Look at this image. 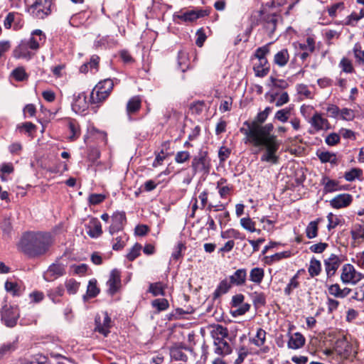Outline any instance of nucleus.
<instances>
[{
    "instance_id": "obj_1",
    "label": "nucleus",
    "mask_w": 364,
    "mask_h": 364,
    "mask_svg": "<svg viewBox=\"0 0 364 364\" xmlns=\"http://www.w3.org/2000/svg\"><path fill=\"white\" fill-rule=\"evenodd\" d=\"M243 125L247 128L241 127L240 132L246 136L245 143L249 142L255 146L259 147V150L264 148L265 150L260 158L261 161L277 164L279 156L276 153L279 149V143L277 136L272 134L273 124L269 123L262 126L255 122L245 121Z\"/></svg>"
},
{
    "instance_id": "obj_2",
    "label": "nucleus",
    "mask_w": 364,
    "mask_h": 364,
    "mask_svg": "<svg viewBox=\"0 0 364 364\" xmlns=\"http://www.w3.org/2000/svg\"><path fill=\"white\" fill-rule=\"evenodd\" d=\"M54 237L47 232H25L19 242L20 250L31 258L45 255L54 243Z\"/></svg>"
},
{
    "instance_id": "obj_3",
    "label": "nucleus",
    "mask_w": 364,
    "mask_h": 364,
    "mask_svg": "<svg viewBox=\"0 0 364 364\" xmlns=\"http://www.w3.org/2000/svg\"><path fill=\"white\" fill-rule=\"evenodd\" d=\"M46 42V36L41 30H35L29 38L22 40L14 49L13 56L16 59H31L39 48Z\"/></svg>"
},
{
    "instance_id": "obj_4",
    "label": "nucleus",
    "mask_w": 364,
    "mask_h": 364,
    "mask_svg": "<svg viewBox=\"0 0 364 364\" xmlns=\"http://www.w3.org/2000/svg\"><path fill=\"white\" fill-rule=\"evenodd\" d=\"M29 11L37 18L43 19L51 12V0H25Z\"/></svg>"
},
{
    "instance_id": "obj_5",
    "label": "nucleus",
    "mask_w": 364,
    "mask_h": 364,
    "mask_svg": "<svg viewBox=\"0 0 364 364\" xmlns=\"http://www.w3.org/2000/svg\"><path fill=\"white\" fill-rule=\"evenodd\" d=\"M20 316L17 306L4 305L1 311V318L4 323L9 328L14 327Z\"/></svg>"
},
{
    "instance_id": "obj_6",
    "label": "nucleus",
    "mask_w": 364,
    "mask_h": 364,
    "mask_svg": "<svg viewBox=\"0 0 364 364\" xmlns=\"http://www.w3.org/2000/svg\"><path fill=\"white\" fill-rule=\"evenodd\" d=\"M191 167L195 173H208L210 167V160L207 151H200L198 156L193 157Z\"/></svg>"
},
{
    "instance_id": "obj_7",
    "label": "nucleus",
    "mask_w": 364,
    "mask_h": 364,
    "mask_svg": "<svg viewBox=\"0 0 364 364\" xmlns=\"http://www.w3.org/2000/svg\"><path fill=\"white\" fill-rule=\"evenodd\" d=\"M308 122L314 129V130H309V133L311 134L320 131H327L331 129V125L328 119L323 117L322 114L318 112H316Z\"/></svg>"
},
{
    "instance_id": "obj_8",
    "label": "nucleus",
    "mask_w": 364,
    "mask_h": 364,
    "mask_svg": "<svg viewBox=\"0 0 364 364\" xmlns=\"http://www.w3.org/2000/svg\"><path fill=\"white\" fill-rule=\"evenodd\" d=\"M364 276L362 274L357 272L354 267L350 264H346L343 266L341 279L344 284H356Z\"/></svg>"
},
{
    "instance_id": "obj_9",
    "label": "nucleus",
    "mask_w": 364,
    "mask_h": 364,
    "mask_svg": "<svg viewBox=\"0 0 364 364\" xmlns=\"http://www.w3.org/2000/svg\"><path fill=\"white\" fill-rule=\"evenodd\" d=\"M95 331L107 337L110 333V328L112 326V321L107 312H104L102 317L98 315L95 317Z\"/></svg>"
},
{
    "instance_id": "obj_10",
    "label": "nucleus",
    "mask_w": 364,
    "mask_h": 364,
    "mask_svg": "<svg viewBox=\"0 0 364 364\" xmlns=\"http://www.w3.org/2000/svg\"><path fill=\"white\" fill-rule=\"evenodd\" d=\"M65 265L62 263L55 262L49 266L43 274V278L48 282H51L65 275Z\"/></svg>"
},
{
    "instance_id": "obj_11",
    "label": "nucleus",
    "mask_w": 364,
    "mask_h": 364,
    "mask_svg": "<svg viewBox=\"0 0 364 364\" xmlns=\"http://www.w3.org/2000/svg\"><path fill=\"white\" fill-rule=\"evenodd\" d=\"M323 263L327 279H331L340 267L341 260L338 256L332 254L328 258L324 259Z\"/></svg>"
},
{
    "instance_id": "obj_12",
    "label": "nucleus",
    "mask_w": 364,
    "mask_h": 364,
    "mask_svg": "<svg viewBox=\"0 0 364 364\" xmlns=\"http://www.w3.org/2000/svg\"><path fill=\"white\" fill-rule=\"evenodd\" d=\"M336 352L343 358L348 359L352 353V346L345 337L337 340L335 345Z\"/></svg>"
},
{
    "instance_id": "obj_13",
    "label": "nucleus",
    "mask_w": 364,
    "mask_h": 364,
    "mask_svg": "<svg viewBox=\"0 0 364 364\" xmlns=\"http://www.w3.org/2000/svg\"><path fill=\"white\" fill-rule=\"evenodd\" d=\"M107 284L108 286L107 291L110 295H114L119 290L121 286V272L118 269L112 270Z\"/></svg>"
},
{
    "instance_id": "obj_14",
    "label": "nucleus",
    "mask_w": 364,
    "mask_h": 364,
    "mask_svg": "<svg viewBox=\"0 0 364 364\" xmlns=\"http://www.w3.org/2000/svg\"><path fill=\"white\" fill-rule=\"evenodd\" d=\"M127 222L124 212H116L112 216V224L109 227V232L112 235L122 230Z\"/></svg>"
},
{
    "instance_id": "obj_15",
    "label": "nucleus",
    "mask_w": 364,
    "mask_h": 364,
    "mask_svg": "<svg viewBox=\"0 0 364 364\" xmlns=\"http://www.w3.org/2000/svg\"><path fill=\"white\" fill-rule=\"evenodd\" d=\"M353 201V196L348 193L338 194L330 200V205L335 209L349 206Z\"/></svg>"
},
{
    "instance_id": "obj_16",
    "label": "nucleus",
    "mask_w": 364,
    "mask_h": 364,
    "mask_svg": "<svg viewBox=\"0 0 364 364\" xmlns=\"http://www.w3.org/2000/svg\"><path fill=\"white\" fill-rule=\"evenodd\" d=\"M85 228L87 235L92 238H97L102 234V225L97 218H92Z\"/></svg>"
},
{
    "instance_id": "obj_17",
    "label": "nucleus",
    "mask_w": 364,
    "mask_h": 364,
    "mask_svg": "<svg viewBox=\"0 0 364 364\" xmlns=\"http://www.w3.org/2000/svg\"><path fill=\"white\" fill-rule=\"evenodd\" d=\"M89 104L90 101H87L85 94L82 92L74 97V100L72 103V108L75 112L82 113L87 110L89 107Z\"/></svg>"
},
{
    "instance_id": "obj_18",
    "label": "nucleus",
    "mask_w": 364,
    "mask_h": 364,
    "mask_svg": "<svg viewBox=\"0 0 364 364\" xmlns=\"http://www.w3.org/2000/svg\"><path fill=\"white\" fill-rule=\"evenodd\" d=\"M279 16L276 14H267L264 16V28L269 36H272L277 28Z\"/></svg>"
},
{
    "instance_id": "obj_19",
    "label": "nucleus",
    "mask_w": 364,
    "mask_h": 364,
    "mask_svg": "<svg viewBox=\"0 0 364 364\" xmlns=\"http://www.w3.org/2000/svg\"><path fill=\"white\" fill-rule=\"evenodd\" d=\"M14 25V28L17 30L22 27L21 16L18 13L10 12L7 14L4 21V26L9 29Z\"/></svg>"
},
{
    "instance_id": "obj_20",
    "label": "nucleus",
    "mask_w": 364,
    "mask_h": 364,
    "mask_svg": "<svg viewBox=\"0 0 364 364\" xmlns=\"http://www.w3.org/2000/svg\"><path fill=\"white\" fill-rule=\"evenodd\" d=\"M316 155L322 164L330 163L331 165L338 164L336 154L333 152L320 149L316 151Z\"/></svg>"
},
{
    "instance_id": "obj_21",
    "label": "nucleus",
    "mask_w": 364,
    "mask_h": 364,
    "mask_svg": "<svg viewBox=\"0 0 364 364\" xmlns=\"http://www.w3.org/2000/svg\"><path fill=\"white\" fill-rule=\"evenodd\" d=\"M141 107V99L139 96H134L129 100L126 106V111L129 120H132V115L139 111Z\"/></svg>"
},
{
    "instance_id": "obj_22",
    "label": "nucleus",
    "mask_w": 364,
    "mask_h": 364,
    "mask_svg": "<svg viewBox=\"0 0 364 364\" xmlns=\"http://www.w3.org/2000/svg\"><path fill=\"white\" fill-rule=\"evenodd\" d=\"M107 97L105 92L97 90V87L95 86L90 95V104L95 107H99Z\"/></svg>"
},
{
    "instance_id": "obj_23",
    "label": "nucleus",
    "mask_w": 364,
    "mask_h": 364,
    "mask_svg": "<svg viewBox=\"0 0 364 364\" xmlns=\"http://www.w3.org/2000/svg\"><path fill=\"white\" fill-rule=\"evenodd\" d=\"M321 184L323 186V192L324 193H332L341 189L338 181L330 179L326 176H323Z\"/></svg>"
},
{
    "instance_id": "obj_24",
    "label": "nucleus",
    "mask_w": 364,
    "mask_h": 364,
    "mask_svg": "<svg viewBox=\"0 0 364 364\" xmlns=\"http://www.w3.org/2000/svg\"><path fill=\"white\" fill-rule=\"evenodd\" d=\"M270 66L269 62L267 60H257L253 66V70L255 73V75L259 77H265L269 72Z\"/></svg>"
},
{
    "instance_id": "obj_25",
    "label": "nucleus",
    "mask_w": 364,
    "mask_h": 364,
    "mask_svg": "<svg viewBox=\"0 0 364 364\" xmlns=\"http://www.w3.org/2000/svg\"><path fill=\"white\" fill-rule=\"evenodd\" d=\"M289 53L287 48H282L274 56L273 63L279 68H284L289 61Z\"/></svg>"
},
{
    "instance_id": "obj_26",
    "label": "nucleus",
    "mask_w": 364,
    "mask_h": 364,
    "mask_svg": "<svg viewBox=\"0 0 364 364\" xmlns=\"http://www.w3.org/2000/svg\"><path fill=\"white\" fill-rule=\"evenodd\" d=\"M304 344V336L301 333L296 332L290 336L287 346L291 349H299L303 347Z\"/></svg>"
},
{
    "instance_id": "obj_27",
    "label": "nucleus",
    "mask_w": 364,
    "mask_h": 364,
    "mask_svg": "<svg viewBox=\"0 0 364 364\" xmlns=\"http://www.w3.org/2000/svg\"><path fill=\"white\" fill-rule=\"evenodd\" d=\"M247 277V271L245 269H237L232 275L230 277V283L237 286L245 284Z\"/></svg>"
},
{
    "instance_id": "obj_28",
    "label": "nucleus",
    "mask_w": 364,
    "mask_h": 364,
    "mask_svg": "<svg viewBox=\"0 0 364 364\" xmlns=\"http://www.w3.org/2000/svg\"><path fill=\"white\" fill-rule=\"evenodd\" d=\"M232 284L230 281L228 282L227 279L222 280L213 292V299H218L221 295L226 294L231 288Z\"/></svg>"
},
{
    "instance_id": "obj_29",
    "label": "nucleus",
    "mask_w": 364,
    "mask_h": 364,
    "mask_svg": "<svg viewBox=\"0 0 364 364\" xmlns=\"http://www.w3.org/2000/svg\"><path fill=\"white\" fill-rule=\"evenodd\" d=\"M95 87L97 90L105 92V95L109 97L113 90L114 82L111 79L107 78L99 82Z\"/></svg>"
},
{
    "instance_id": "obj_30",
    "label": "nucleus",
    "mask_w": 364,
    "mask_h": 364,
    "mask_svg": "<svg viewBox=\"0 0 364 364\" xmlns=\"http://www.w3.org/2000/svg\"><path fill=\"white\" fill-rule=\"evenodd\" d=\"M64 292L63 286L59 285L57 287L49 289L47 295L54 303H59L60 301L59 298L63 296Z\"/></svg>"
},
{
    "instance_id": "obj_31",
    "label": "nucleus",
    "mask_w": 364,
    "mask_h": 364,
    "mask_svg": "<svg viewBox=\"0 0 364 364\" xmlns=\"http://www.w3.org/2000/svg\"><path fill=\"white\" fill-rule=\"evenodd\" d=\"M308 272L311 277L318 276L321 272V263L315 257H312L310 260Z\"/></svg>"
},
{
    "instance_id": "obj_32",
    "label": "nucleus",
    "mask_w": 364,
    "mask_h": 364,
    "mask_svg": "<svg viewBox=\"0 0 364 364\" xmlns=\"http://www.w3.org/2000/svg\"><path fill=\"white\" fill-rule=\"evenodd\" d=\"M264 277V271L260 267H255L250 272V280L257 284L262 282Z\"/></svg>"
},
{
    "instance_id": "obj_33",
    "label": "nucleus",
    "mask_w": 364,
    "mask_h": 364,
    "mask_svg": "<svg viewBox=\"0 0 364 364\" xmlns=\"http://www.w3.org/2000/svg\"><path fill=\"white\" fill-rule=\"evenodd\" d=\"M68 129L70 133L69 136V139L70 141H75L79 138L80 135V129L78 123L74 120L70 119L68 122Z\"/></svg>"
},
{
    "instance_id": "obj_34",
    "label": "nucleus",
    "mask_w": 364,
    "mask_h": 364,
    "mask_svg": "<svg viewBox=\"0 0 364 364\" xmlns=\"http://www.w3.org/2000/svg\"><path fill=\"white\" fill-rule=\"evenodd\" d=\"M178 65L182 72L188 69L190 62L188 53L184 50H180L178 54Z\"/></svg>"
},
{
    "instance_id": "obj_35",
    "label": "nucleus",
    "mask_w": 364,
    "mask_h": 364,
    "mask_svg": "<svg viewBox=\"0 0 364 364\" xmlns=\"http://www.w3.org/2000/svg\"><path fill=\"white\" fill-rule=\"evenodd\" d=\"M151 306L156 310V313L166 311L169 307V303L166 299H156L151 301Z\"/></svg>"
},
{
    "instance_id": "obj_36",
    "label": "nucleus",
    "mask_w": 364,
    "mask_h": 364,
    "mask_svg": "<svg viewBox=\"0 0 364 364\" xmlns=\"http://www.w3.org/2000/svg\"><path fill=\"white\" fill-rule=\"evenodd\" d=\"M266 341V331L259 328L257 331L256 336L250 339V342L257 346V347L262 346Z\"/></svg>"
},
{
    "instance_id": "obj_37",
    "label": "nucleus",
    "mask_w": 364,
    "mask_h": 364,
    "mask_svg": "<svg viewBox=\"0 0 364 364\" xmlns=\"http://www.w3.org/2000/svg\"><path fill=\"white\" fill-rule=\"evenodd\" d=\"M17 348L16 341L9 342L4 343L0 346V359H2L5 355L12 353Z\"/></svg>"
},
{
    "instance_id": "obj_38",
    "label": "nucleus",
    "mask_w": 364,
    "mask_h": 364,
    "mask_svg": "<svg viewBox=\"0 0 364 364\" xmlns=\"http://www.w3.org/2000/svg\"><path fill=\"white\" fill-rule=\"evenodd\" d=\"M318 220L311 221L306 228V237L309 239H313L318 235Z\"/></svg>"
},
{
    "instance_id": "obj_39",
    "label": "nucleus",
    "mask_w": 364,
    "mask_h": 364,
    "mask_svg": "<svg viewBox=\"0 0 364 364\" xmlns=\"http://www.w3.org/2000/svg\"><path fill=\"white\" fill-rule=\"evenodd\" d=\"M299 271L290 279L289 284L285 287L284 291L285 295L289 296L291 295L292 291L294 289H296L299 286Z\"/></svg>"
},
{
    "instance_id": "obj_40",
    "label": "nucleus",
    "mask_w": 364,
    "mask_h": 364,
    "mask_svg": "<svg viewBox=\"0 0 364 364\" xmlns=\"http://www.w3.org/2000/svg\"><path fill=\"white\" fill-rule=\"evenodd\" d=\"M196 16L195 10L188 11L181 14L173 16L175 21L176 19H179L183 22H193L196 21Z\"/></svg>"
},
{
    "instance_id": "obj_41",
    "label": "nucleus",
    "mask_w": 364,
    "mask_h": 364,
    "mask_svg": "<svg viewBox=\"0 0 364 364\" xmlns=\"http://www.w3.org/2000/svg\"><path fill=\"white\" fill-rule=\"evenodd\" d=\"M210 335L212 337L219 336L220 338L228 337V330L226 327H224L222 325L216 324L213 326V329L210 331Z\"/></svg>"
},
{
    "instance_id": "obj_42",
    "label": "nucleus",
    "mask_w": 364,
    "mask_h": 364,
    "mask_svg": "<svg viewBox=\"0 0 364 364\" xmlns=\"http://www.w3.org/2000/svg\"><path fill=\"white\" fill-rule=\"evenodd\" d=\"M231 352L232 348L226 341H223L220 344V346L215 348V353L219 355L224 356L229 355Z\"/></svg>"
},
{
    "instance_id": "obj_43",
    "label": "nucleus",
    "mask_w": 364,
    "mask_h": 364,
    "mask_svg": "<svg viewBox=\"0 0 364 364\" xmlns=\"http://www.w3.org/2000/svg\"><path fill=\"white\" fill-rule=\"evenodd\" d=\"M272 44V43H269L264 46L259 47L256 49L254 56L257 60H267V55H268L270 52L269 46Z\"/></svg>"
},
{
    "instance_id": "obj_44",
    "label": "nucleus",
    "mask_w": 364,
    "mask_h": 364,
    "mask_svg": "<svg viewBox=\"0 0 364 364\" xmlns=\"http://www.w3.org/2000/svg\"><path fill=\"white\" fill-rule=\"evenodd\" d=\"M221 237L223 239L235 238L244 240L245 235L240 232L238 230L231 228L226 231L222 232Z\"/></svg>"
},
{
    "instance_id": "obj_45",
    "label": "nucleus",
    "mask_w": 364,
    "mask_h": 364,
    "mask_svg": "<svg viewBox=\"0 0 364 364\" xmlns=\"http://www.w3.org/2000/svg\"><path fill=\"white\" fill-rule=\"evenodd\" d=\"M350 234L355 241L364 239V227L359 224L355 225L350 231Z\"/></svg>"
},
{
    "instance_id": "obj_46",
    "label": "nucleus",
    "mask_w": 364,
    "mask_h": 364,
    "mask_svg": "<svg viewBox=\"0 0 364 364\" xmlns=\"http://www.w3.org/2000/svg\"><path fill=\"white\" fill-rule=\"evenodd\" d=\"M171 358L174 360H181L186 362L188 356L183 352V350L178 348H174L171 349L170 351Z\"/></svg>"
},
{
    "instance_id": "obj_47",
    "label": "nucleus",
    "mask_w": 364,
    "mask_h": 364,
    "mask_svg": "<svg viewBox=\"0 0 364 364\" xmlns=\"http://www.w3.org/2000/svg\"><path fill=\"white\" fill-rule=\"evenodd\" d=\"M353 53L356 62L364 66V50H362L360 43H355L353 47Z\"/></svg>"
},
{
    "instance_id": "obj_48",
    "label": "nucleus",
    "mask_w": 364,
    "mask_h": 364,
    "mask_svg": "<svg viewBox=\"0 0 364 364\" xmlns=\"http://www.w3.org/2000/svg\"><path fill=\"white\" fill-rule=\"evenodd\" d=\"M149 291L152 294L153 296H164V289L161 282L151 283L149 285Z\"/></svg>"
},
{
    "instance_id": "obj_49",
    "label": "nucleus",
    "mask_w": 364,
    "mask_h": 364,
    "mask_svg": "<svg viewBox=\"0 0 364 364\" xmlns=\"http://www.w3.org/2000/svg\"><path fill=\"white\" fill-rule=\"evenodd\" d=\"M240 225H242V227L251 232H256L257 230L255 228V222H253L251 218H242L240 219ZM258 232H260V230H257Z\"/></svg>"
},
{
    "instance_id": "obj_50",
    "label": "nucleus",
    "mask_w": 364,
    "mask_h": 364,
    "mask_svg": "<svg viewBox=\"0 0 364 364\" xmlns=\"http://www.w3.org/2000/svg\"><path fill=\"white\" fill-rule=\"evenodd\" d=\"M345 9L343 2H338L333 4L327 9L329 16L334 18L337 16L338 12L342 11Z\"/></svg>"
},
{
    "instance_id": "obj_51",
    "label": "nucleus",
    "mask_w": 364,
    "mask_h": 364,
    "mask_svg": "<svg viewBox=\"0 0 364 364\" xmlns=\"http://www.w3.org/2000/svg\"><path fill=\"white\" fill-rule=\"evenodd\" d=\"M65 285L68 294H75L79 289L80 283L74 279H70L66 280Z\"/></svg>"
},
{
    "instance_id": "obj_52",
    "label": "nucleus",
    "mask_w": 364,
    "mask_h": 364,
    "mask_svg": "<svg viewBox=\"0 0 364 364\" xmlns=\"http://www.w3.org/2000/svg\"><path fill=\"white\" fill-rule=\"evenodd\" d=\"M291 114L290 108H285L280 110H278L274 116V118L279 122L283 123L287 122L289 119V115Z\"/></svg>"
},
{
    "instance_id": "obj_53",
    "label": "nucleus",
    "mask_w": 364,
    "mask_h": 364,
    "mask_svg": "<svg viewBox=\"0 0 364 364\" xmlns=\"http://www.w3.org/2000/svg\"><path fill=\"white\" fill-rule=\"evenodd\" d=\"M100 292V289L97 287V281L92 279L89 282L87 289V294L90 298L95 297Z\"/></svg>"
},
{
    "instance_id": "obj_54",
    "label": "nucleus",
    "mask_w": 364,
    "mask_h": 364,
    "mask_svg": "<svg viewBox=\"0 0 364 364\" xmlns=\"http://www.w3.org/2000/svg\"><path fill=\"white\" fill-rule=\"evenodd\" d=\"M252 299L255 305L256 306H264L266 304V296L262 292H254L252 294Z\"/></svg>"
},
{
    "instance_id": "obj_55",
    "label": "nucleus",
    "mask_w": 364,
    "mask_h": 364,
    "mask_svg": "<svg viewBox=\"0 0 364 364\" xmlns=\"http://www.w3.org/2000/svg\"><path fill=\"white\" fill-rule=\"evenodd\" d=\"M141 250V245L139 243H136L127 255V258L129 261L134 260L139 255Z\"/></svg>"
},
{
    "instance_id": "obj_56",
    "label": "nucleus",
    "mask_w": 364,
    "mask_h": 364,
    "mask_svg": "<svg viewBox=\"0 0 364 364\" xmlns=\"http://www.w3.org/2000/svg\"><path fill=\"white\" fill-rule=\"evenodd\" d=\"M340 135L337 133L333 132L326 136L325 142L327 145L333 146L340 142Z\"/></svg>"
},
{
    "instance_id": "obj_57",
    "label": "nucleus",
    "mask_w": 364,
    "mask_h": 364,
    "mask_svg": "<svg viewBox=\"0 0 364 364\" xmlns=\"http://www.w3.org/2000/svg\"><path fill=\"white\" fill-rule=\"evenodd\" d=\"M362 173V171L359 168H352L350 171L345 173L344 178L347 181H353L358 178Z\"/></svg>"
},
{
    "instance_id": "obj_58",
    "label": "nucleus",
    "mask_w": 364,
    "mask_h": 364,
    "mask_svg": "<svg viewBox=\"0 0 364 364\" xmlns=\"http://www.w3.org/2000/svg\"><path fill=\"white\" fill-rule=\"evenodd\" d=\"M269 80L272 82V85L274 87L284 90V89H286L289 86L288 82L284 80L277 79L273 76H271L269 77Z\"/></svg>"
},
{
    "instance_id": "obj_59",
    "label": "nucleus",
    "mask_w": 364,
    "mask_h": 364,
    "mask_svg": "<svg viewBox=\"0 0 364 364\" xmlns=\"http://www.w3.org/2000/svg\"><path fill=\"white\" fill-rule=\"evenodd\" d=\"M339 66L342 70L346 73H352L353 72V67L350 60L346 58H343L339 63Z\"/></svg>"
},
{
    "instance_id": "obj_60",
    "label": "nucleus",
    "mask_w": 364,
    "mask_h": 364,
    "mask_svg": "<svg viewBox=\"0 0 364 364\" xmlns=\"http://www.w3.org/2000/svg\"><path fill=\"white\" fill-rule=\"evenodd\" d=\"M105 196L104 194L100 193H92L90 195L88 198V202L90 205H98L103 202L105 199Z\"/></svg>"
},
{
    "instance_id": "obj_61",
    "label": "nucleus",
    "mask_w": 364,
    "mask_h": 364,
    "mask_svg": "<svg viewBox=\"0 0 364 364\" xmlns=\"http://www.w3.org/2000/svg\"><path fill=\"white\" fill-rule=\"evenodd\" d=\"M328 219V230H331V229L335 228L340 223V220L338 218L336 215H334L332 213H328L327 215Z\"/></svg>"
},
{
    "instance_id": "obj_62",
    "label": "nucleus",
    "mask_w": 364,
    "mask_h": 364,
    "mask_svg": "<svg viewBox=\"0 0 364 364\" xmlns=\"http://www.w3.org/2000/svg\"><path fill=\"white\" fill-rule=\"evenodd\" d=\"M340 117L343 120L350 121L353 120L355 117V114L353 110L348 108H343L340 110Z\"/></svg>"
},
{
    "instance_id": "obj_63",
    "label": "nucleus",
    "mask_w": 364,
    "mask_h": 364,
    "mask_svg": "<svg viewBox=\"0 0 364 364\" xmlns=\"http://www.w3.org/2000/svg\"><path fill=\"white\" fill-rule=\"evenodd\" d=\"M191 155L188 151H181L176 153L175 161L178 164H183L189 160Z\"/></svg>"
},
{
    "instance_id": "obj_64",
    "label": "nucleus",
    "mask_w": 364,
    "mask_h": 364,
    "mask_svg": "<svg viewBox=\"0 0 364 364\" xmlns=\"http://www.w3.org/2000/svg\"><path fill=\"white\" fill-rule=\"evenodd\" d=\"M328 291L331 295H332L336 298L341 299L342 289H341L339 284H333L328 286Z\"/></svg>"
}]
</instances>
